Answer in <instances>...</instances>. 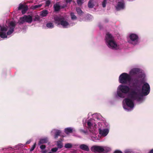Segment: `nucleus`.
<instances>
[{
    "label": "nucleus",
    "mask_w": 153,
    "mask_h": 153,
    "mask_svg": "<svg viewBox=\"0 0 153 153\" xmlns=\"http://www.w3.org/2000/svg\"><path fill=\"white\" fill-rule=\"evenodd\" d=\"M93 0H90L88 2V7L90 8H92L94 6L93 3Z\"/></svg>",
    "instance_id": "obj_22"
},
{
    "label": "nucleus",
    "mask_w": 153,
    "mask_h": 153,
    "mask_svg": "<svg viewBox=\"0 0 153 153\" xmlns=\"http://www.w3.org/2000/svg\"><path fill=\"white\" fill-rule=\"evenodd\" d=\"M61 8H65V7H66V5H63L62 6H61Z\"/></svg>",
    "instance_id": "obj_45"
},
{
    "label": "nucleus",
    "mask_w": 153,
    "mask_h": 153,
    "mask_svg": "<svg viewBox=\"0 0 153 153\" xmlns=\"http://www.w3.org/2000/svg\"><path fill=\"white\" fill-rule=\"evenodd\" d=\"M129 38L130 39L128 41L129 43L134 45H136L139 43V37L137 34L131 33L129 35Z\"/></svg>",
    "instance_id": "obj_6"
},
{
    "label": "nucleus",
    "mask_w": 153,
    "mask_h": 153,
    "mask_svg": "<svg viewBox=\"0 0 153 153\" xmlns=\"http://www.w3.org/2000/svg\"><path fill=\"white\" fill-rule=\"evenodd\" d=\"M114 153H122V152L120 151L117 150L114 152Z\"/></svg>",
    "instance_id": "obj_42"
},
{
    "label": "nucleus",
    "mask_w": 153,
    "mask_h": 153,
    "mask_svg": "<svg viewBox=\"0 0 153 153\" xmlns=\"http://www.w3.org/2000/svg\"><path fill=\"white\" fill-rule=\"evenodd\" d=\"M72 1V0H65V2L66 3H71Z\"/></svg>",
    "instance_id": "obj_44"
},
{
    "label": "nucleus",
    "mask_w": 153,
    "mask_h": 153,
    "mask_svg": "<svg viewBox=\"0 0 153 153\" xmlns=\"http://www.w3.org/2000/svg\"><path fill=\"white\" fill-rule=\"evenodd\" d=\"M139 69L138 68H134L132 69L130 71V73L132 75L137 74L139 72Z\"/></svg>",
    "instance_id": "obj_13"
},
{
    "label": "nucleus",
    "mask_w": 153,
    "mask_h": 153,
    "mask_svg": "<svg viewBox=\"0 0 153 153\" xmlns=\"http://www.w3.org/2000/svg\"><path fill=\"white\" fill-rule=\"evenodd\" d=\"M91 150L93 152H102L104 151V149L102 146H93L91 148Z\"/></svg>",
    "instance_id": "obj_9"
},
{
    "label": "nucleus",
    "mask_w": 153,
    "mask_h": 153,
    "mask_svg": "<svg viewBox=\"0 0 153 153\" xmlns=\"http://www.w3.org/2000/svg\"><path fill=\"white\" fill-rule=\"evenodd\" d=\"M27 143H28V142H27Z\"/></svg>",
    "instance_id": "obj_48"
},
{
    "label": "nucleus",
    "mask_w": 153,
    "mask_h": 153,
    "mask_svg": "<svg viewBox=\"0 0 153 153\" xmlns=\"http://www.w3.org/2000/svg\"><path fill=\"white\" fill-rule=\"evenodd\" d=\"M0 30L1 32H6L7 30V27H5L4 26H1L0 27Z\"/></svg>",
    "instance_id": "obj_28"
},
{
    "label": "nucleus",
    "mask_w": 153,
    "mask_h": 153,
    "mask_svg": "<svg viewBox=\"0 0 153 153\" xmlns=\"http://www.w3.org/2000/svg\"><path fill=\"white\" fill-rule=\"evenodd\" d=\"M70 16H71V19L72 20H75L76 19L77 17L75 15L74 13H70Z\"/></svg>",
    "instance_id": "obj_27"
},
{
    "label": "nucleus",
    "mask_w": 153,
    "mask_h": 153,
    "mask_svg": "<svg viewBox=\"0 0 153 153\" xmlns=\"http://www.w3.org/2000/svg\"><path fill=\"white\" fill-rule=\"evenodd\" d=\"M51 4V1L49 0H47L45 2V6H49Z\"/></svg>",
    "instance_id": "obj_36"
},
{
    "label": "nucleus",
    "mask_w": 153,
    "mask_h": 153,
    "mask_svg": "<svg viewBox=\"0 0 153 153\" xmlns=\"http://www.w3.org/2000/svg\"><path fill=\"white\" fill-rule=\"evenodd\" d=\"M87 125L88 126V128L89 129V131L91 132L93 130L91 128L92 125L91 123L90 122L88 121L87 122Z\"/></svg>",
    "instance_id": "obj_23"
},
{
    "label": "nucleus",
    "mask_w": 153,
    "mask_h": 153,
    "mask_svg": "<svg viewBox=\"0 0 153 153\" xmlns=\"http://www.w3.org/2000/svg\"><path fill=\"white\" fill-rule=\"evenodd\" d=\"M60 133L61 131L60 130H57L55 134L54 138H58V136L60 135Z\"/></svg>",
    "instance_id": "obj_29"
},
{
    "label": "nucleus",
    "mask_w": 153,
    "mask_h": 153,
    "mask_svg": "<svg viewBox=\"0 0 153 153\" xmlns=\"http://www.w3.org/2000/svg\"><path fill=\"white\" fill-rule=\"evenodd\" d=\"M26 6L25 5L22 4H20L19 5V6L18 7V10H20L21 9H22L25 7Z\"/></svg>",
    "instance_id": "obj_34"
},
{
    "label": "nucleus",
    "mask_w": 153,
    "mask_h": 153,
    "mask_svg": "<svg viewBox=\"0 0 153 153\" xmlns=\"http://www.w3.org/2000/svg\"><path fill=\"white\" fill-rule=\"evenodd\" d=\"M54 19L55 24L58 25H61L65 28L69 25L68 22L65 20V18L62 16H56L54 17Z\"/></svg>",
    "instance_id": "obj_4"
},
{
    "label": "nucleus",
    "mask_w": 153,
    "mask_h": 153,
    "mask_svg": "<svg viewBox=\"0 0 153 153\" xmlns=\"http://www.w3.org/2000/svg\"><path fill=\"white\" fill-rule=\"evenodd\" d=\"M132 85L134 89H131L129 93V97L133 100H140L141 99V95L137 92L139 91V89L140 88L141 86L140 81L137 79H134Z\"/></svg>",
    "instance_id": "obj_1"
},
{
    "label": "nucleus",
    "mask_w": 153,
    "mask_h": 153,
    "mask_svg": "<svg viewBox=\"0 0 153 153\" xmlns=\"http://www.w3.org/2000/svg\"><path fill=\"white\" fill-rule=\"evenodd\" d=\"M48 142V139L47 137L41 139L39 142V144L47 143Z\"/></svg>",
    "instance_id": "obj_16"
},
{
    "label": "nucleus",
    "mask_w": 153,
    "mask_h": 153,
    "mask_svg": "<svg viewBox=\"0 0 153 153\" xmlns=\"http://www.w3.org/2000/svg\"><path fill=\"white\" fill-rule=\"evenodd\" d=\"M73 132V129L71 127H68L65 128V132L67 134L71 133Z\"/></svg>",
    "instance_id": "obj_17"
},
{
    "label": "nucleus",
    "mask_w": 153,
    "mask_h": 153,
    "mask_svg": "<svg viewBox=\"0 0 153 153\" xmlns=\"http://www.w3.org/2000/svg\"><path fill=\"white\" fill-rule=\"evenodd\" d=\"M80 148L85 151H88L89 150L88 147L85 144H81L79 146Z\"/></svg>",
    "instance_id": "obj_14"
},
{
    "label": "nucleus",
    "mask_w": 153,
    "mask_h": 153,
    "mask_svg": "<svg viewBox=\"0 0 153 153\" xmlns=\"http://www.w3.org/2000/svg\"><path fill=\"white\" fill-rule=\"evenodd\" d=\"M62 139L60 140L57 142V148L59 149L62 148L63 147V143L62 142Z\"/></svg>",
    "instance_id": "obj_15"
},
{
    "label": "nucleus",
    "mask_w": 153,
    "mask_h": 153,
    "mask_svg": "<svg viewBox=\"0 0 153 153\" xmlns=\"http://www.w3.org/2000/svg\"><path fill=\"white\" fill-rule=\"evenodd\" d=\"M111 150V149L109 148H107L105 149H104V151H105L107 152H108L109 151H110Z\"/></svg>",
    "instance_id": "obj_41"
},
{
    "label": "nucleus",
    "mask_w": 153,
    "mask_h": 153,
    "mask_svg": "<svg viewBox=\"0 0 153 153\" xmlns=\"http://www.w3.org/2000/svg\"><path fill=\"white\" fill-rule=\"evenodd\" d=\"M84 0H76V2L79 6H81L83 3Z\"/></svg>",
    "instance_id": "obj_32"
},
{
    "label": "nucleus",
    "mask_w": 153,
    "mask_h": 153,
    "mask_svg": "<svg viewBox=\"0 0 153 153\" xmlns=\"http://www.w3.org/2000/svg\"><path fill=\"white\" fill-rule=\"evenodd\" d=\"M47 152V151L46 150H45L42 151V153H46Z\"/></svg>",
    "instance_id": "obj_46"
},
{
    "label": "nucleus",
    "mask_w": 153,
    "mask_h": 153,
    "mask_svg": "<svg viewBox=\"0 0 153 153\" xmlns=\"http://www.w3.org/2000/svg\"><path fill=\"white\" fill-rule=\"evenodd\" d=\"M39 16H36L35 17L34 21L38 20L39 19Z\"/></svg>",
    "instance_id": "obj_43"
},
{
    "label": "nucleus",
    "mask_w": 153,
    "mask_h": 153,
    "mask_svg": "<svg viewBox=\"0 0 153 153\" xmlns=\"http://www.w3.org/2000/svg\"><path fill=\"white\" fill-rule=\"evenodd\" d=\"M48 14V11L46 10H44L41 12L40 15L42 17L46 16Z\"/></svg>",
    "instance_id": "obj_21"
},
{
    "label": "nucleus",
    "mask_w": 153,
    "mask_h": 153,
    "mask_svg": "<svg viewBox=\"0 0 153 153\" xmlns=\"http://www.w3.org/2000/svg\"><path fill=\"white\" fill-rule=\"evenodd\" d=\"M105 40L107 45L110 48H116L117 47V44L114 41V39L112 35L108 33L105 36Z\"/></svg>",
    "instance_id": "obj_3"
},
{
    "label": "nucleus",
    "mask_w": 153,
    "mask_h": 153,
    "mask_svg": "<svg viewBox=\"0 0 153 153\" xmlns=\"http://www.w3.org/2000/svg\"><path fill=\"white\" fill-rule=\"evenodd\" d=\"M46 26L50 28H53L54 27L53 25L51 23H48L47 24Z\"/></svg>",
    "instance_id": "obj_30"
},
{
    "label": "nucleus",
    "mask_w": 153,
    "mask_h": 153,
    "mask_svg": "<svg viewBox=\"0 0 153 153\" xmlns=\"http://www.w3.org/2000/svg\"><path fill=\"white\" fill-rule=\"evenodd\" d=\"M107 0H103L102 2V5L103 7H105L106 6Z\"/></svg>",
    "instance_id": "obj_35"
},
{
    "label": "nucleus",
    "mask_w": 153,
    "mask_h": 153,
    "mask_svg": "<svg viewBox=\"0 0 153 153\" xmlns=\"http://www.w3.org/2000/svg\"><path fill=\"white\" fill-rule=\"evenodd\" d=\"M126 105L128 107L132 108L134 107V103L132 101L128 98H126L124 99Z\"/></svg>",
    "instance_id": "obj_11"
},
{
    "label": "nucleus",
    "mask_w": 153,
    "mask_h": 153,
    "mask_svg": "<svg viewBox=\"0 0 153 153\" xmlns=\"http://www.w3.org/2000/svg\"><path fill=\"white\" fill-rule=\"evenodd\" d=\"M99 133L100 134L103 136H105L108 133V129H104L103 130L99 129Z\"/></svg>",
    "instance_id": "obj_12"
},
{
    "label": "nucleus",
    "mask_w": 153,
    "mask_h": 153,
    "mask_svg": "<svg viewBox=\"0 0 153 153\" xmlns=\"http://www.w3.org/2000/svg\"><path fill=\"white\" fill-rule=\"evenodd\" d=\"M130 90L129 88L127 86L120 85L119 86V89L117 91V94L119 97L124 98L125 94H127Z\"/></svg>",
    "instance_id": "obj_2"
},
{
    "label": "nucleus",
    "mask_w": 153,
    "mask_h": 153,
    "mask_svg": "<svg viewBox=\"0 0 153 153\" xmlns=\"http://www.w3.org/2000/svg\"><path fill=\"white\" fill-rule=\"evenodd\" d=\"M27 143H28V142H27Z\"/></svg>",
    "instance_id": "obj_50"
},
{
    "label": "nucleus",
    "mask_w": 153,
    "mask_h": 153,
    "mask_svg": "<svg viewBox=\"0 0 153 153\" xmlns=\"http://www.w3.org/2000/svg\"><path fill=\"white\" fill-rule=\"evenodd\" d=\"M28 10V7L27 6H26L25 7H24L22 9V13L23 14H24L25 13L26 11H27Z\"/></svg>",
    "instance_id": "obj_33"
},
{
    "label": "nucleus",
    "mask_w": 153,
    "mask_h": 153,
    "mask_svg": "<svg viewBox=\"0 0 153 153\" xmlns=\"http://www.w3.org/2000/svg\"><path fill=\"white\" fill-rule=\"evenodd\" d=\"M46 146L44 145H42L40 146V148L42 149L43 150L45 148Z\"/></svg>",
    "instance_id": "obj_39"
},
{
    "label": "nucleus",
    "mask_w": 153,
    "mask_h": 153,
    "mask_svg": "<svg viewBox=\"0 0 153 153\" xmlns=\"http://www.w3.org/2000/svg\"><path fill=\"white\" fill-rule=\"evenodd\" d=\"M125 8V4L124 1H119L115 6V8L117 11L123 10Z\"/></svg>",
    "instance_id": "obj_10"
},
{
    "label": "nucleus",
    "mask_w": 153,
    "mask_h": 153,
    "mask_svg": "<svg viewBox=\"0 0 153 153\" xmlns=\"http://www.w3.org/2000/svg\"><path fill=\"white\" fill-rule=\"evenodd\" d=\"M65 147L66 149H70L72 147V145L70 143H67L65 144Z\"/></svg>",
    "instance_id": "obj_26"
},
{
    "label": "nucleus",
    "mask_w": 153,
    "mask_h": 153,
    "mask_svg": "<svg viewBox=\"0 0 153 153\" xmlns=\"http://www.w3.org/2000/svg\"><path fill=\"white\" fill-rule=\"evenodd\" d=\"M27 143H28V142H27Z\"/></svg>",
    "instance_id": "obj_49"
},
{
    "label": "nucleus",
    "mask_w": 153,
    "mask_h": 153,
    "mask_svg": "<svg viewBox=\"0 0 153 153\" xmlns=\"http://www.w3.org/2000/svg\"><path fill=\"white\" fill-rule=\"evenodd\" d=\"M58 148H57L55 147L52 148L51 151L53 152H56L58 150Z\"/></svg>",
    "instance_id": "obj_38"
},
{
    "label": "nucleus",
    "mask_w": 153,
    "mask_h": 153,
    "mask_svg": "<svg viewBox=\"0 0 153 153\" xmlns=\"http://www.w3.org/2000/svg\"><path fill=\"white\" fill-rule=\"evenodd\" d=\"M80 131L81 132L83 133H84L85 134H87V131H85L83 129H80Z\"/></svg>",
    "instance_id": "obj_40"
},
{
    "label": "nucleus",
    "mask_w": 153,
    "mask_h": 153,
    "mask_svg": "<svg viewBox=\"0 0 153 153\" xmlns=\"http://www.w3.org/2000/svg\"><path fill=\"white\" fill-rule=\"evenodd\" d=\"M14 29L13 28H10V29L8 30L7 33V35H9L11 34L14 31Z\"/></svg>",
    "instance_id": "obj_31"
},
{
    "label": "nucleus",
    "mask_w": 153,
    "mask_h": 153,
    "mask_svg": "<svg viewBox=\"0 0 153 153\" xmlns=\"http://www.w3.org/2000/svg\"><path fill=\"white\" fill-rule=\"evenodd\" d=\"M55 11H58L61 9V6L58 4L54 5L53 6Z\"/></svg>",
    "instance_id": "obj_20"
},
{
    "label": "nucleus",
    "mask_w": 153,
    "mask_h": 153,
    "mask_svg": "<svg viewBox=\"0 0 153 153\" xmlns=\"http://www.w3.org/2000/svg\"><path fill=\"white\" fill-rule=\"evenodd\" d=\"M16 26V24L13 22L11 21L10 23L9 26L10 28H13L14 29Z\"/></svg>",
    "instance_id": "obj_24"
},
{
    "label": "nucleus",
    "mask_w": 153,
    "mask_h": 153,
    "mask_svg": "<svg viewBox=\"0 0 153 153\" xmlns=\"http://www.w3.org/2000/svg\"><path fill=\"white\" fill-rule=\"evenodd\" d=\"M0 37L3 39L7 38V36L6 35V32H0Z\"/></svg>",
    "instance_id": "obj_19"
},
{
    "label": "nucleus",
    "mask_w": 153,
    "mask_h": 153,
    "mask_svg": "<svg viewBox=\"0 0 153 153\" xmlns=\"http://www.w3.org/2000/svg\"><path fill=\"white\" fill-rule=\"evenodd\" d=\"M32 21V18L31 16L30 15H25L23 16L20 18L18 23L19 25H21L25 22L30 23Z\"/></svg>",
    "instance_id": "obj_7"
},
{
    "label": "nucleus",
    "mask_w": 153,
    "mask_h": 153,
    "mask_svg": "<svg viewBox=\"0 0 153 153\" xmlns=\"http://www.w3.org/2000/svg\"><path fill=\"white\" fill-rule=\"evenodd\" d=\"M42 6V4H39L38 5H33L31 7V8L32 9L34 10L37 9L38 8L41 7Z\"/></svg>",
    "instance_id": "obj_25"
},
{
    "label": "nucleus",
    "mask_w": 153,
    "mask_h": 153,
    "mask_svg": "<svg viewBox=\"0 0 153 153\" xmlns=\"http://www.w3.org/2000/svg\"><path fill=\"white\" fill-rule=\"evenodd\" d=\"M76 11L77 14L79 16L82 15L83 14V12L81 10V8L79 7H77L76 8Z\"/></svg>",
    "instance_id": "obj_18"
},
{
    "label": "nucleus",
    "mask_w": 153,
    "mask_h": 153,
    "mask_svg": "<svg viewBox=\"0 0 153 153\" xmlns=\"http://www.w3.org/2000/svg\"><path fill=\"white\" fill-rule=\"evenodd\" d=\"M150 87L149 84L146 83L143 84L142 87V93L144 96L147 95L150 92Z\"/></svg>",
    "instance_id": "obj_8"
},
{
    "label": "nucleus",
    "mask_w": 153,
    "mask_h": 153,
    "mask_svg": "<svg viewBox=\"0 0 153 153\" xmlns=\"http://www.w3.org/2000/svg\"><path fill=\"white\" fill-rule=\"evenodd\" d=\"M149 153H153V149L150 151Z\"/></svg>",
    "instance_id": "obj_47"
},
{
    "label": "nucleus",
    "mask_w": 153,
    "mask_h": 153,
    "mask_svg": "<svg viewBox=\"0 0 153 153\" xmlns=\"http://www.w3.org/2000/svg\"><path fill=\"white\" fill-rule=\"evenodd\" d=\"M36 143H35L33 145L31 148H30V151H32L34 150L35 148L36 147Z\"/></svg>",
    "instance_id": "obj_37"
},
{
    "label": "nucleus",
    "mask_w": 153,
    "mask_h": 153,
    "mask_svg": "<svg viewBox=\"0 0 153 153\" xmlns=\"http://www.w3.org/2000/svg\"><path fill=\"white\" fill-rule=\"evenodd\" d=\"M131 80V76L125 73L121 74L119 77V82L121 84H126Z\"/></svg>",
    "instance_id": "obj_5"
}]
</instances>
